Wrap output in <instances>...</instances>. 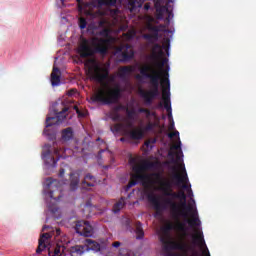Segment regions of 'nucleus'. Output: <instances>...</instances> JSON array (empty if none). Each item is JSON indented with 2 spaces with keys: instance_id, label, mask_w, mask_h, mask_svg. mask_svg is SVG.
<instances>
[{
  "instance_id": "1",
  "label": "nucleus",
  "mask_w": 256,
  "mask_h": 256,
  "mask_svg": "<svg viewBox=\"0 0 256 256\" xmlns=\"http://www.w3.org/2000/svg\"><path fill=\"white\" fill-rule=\"evenodd\" d=\"M153 167H155V164L147 160L134 165L132 167L133 174H131V179L126 186V191H129L131 187H135L141 181L143 187H146V189L153 187L154 191H161L166 199H171V201L178 199L179 195L177 192H173L171 181L165 179L161 173L145 174V171H149Z\"/></svg>"
},
{
  "instance_id": "2",
  "label": "nucleus",
  "mask_w": 256,
  "mask_h": 256,
  "mask_svg": "<svg viewBox=\"0 0 256 256\" xmlns=\"http://www.w3.org/2000/svg\"><path fill=\"white\" fill-rule=\"evenodd\" d=\"M149 203L153 205L155 211L157 213H162V211H165L168 207H170L171 215L173 219H175L176 224L174 225L175 229L177 231H181L183 233L184 237H187V226L184 222H181L179 220V217H189L187 213L184 212V210L179 209V203L171 200L170 198H163L162 203L159 201L161 199V196L155 194V192L151 191L148 192L146 195Z\"/></svg>"
},
{
  "instance_id": "3",
  "label": "nucleus",
  "mask_w": 256,
  "mask_h": 256,
  "mask_svg": "<svg viewBox=\"0 0 256 256\" xmlns=\"http://www.w3.org/2000/svg\"><path fill=\"white\" fill-rule=\"evenodd\" d=\"M170 47V40L169 38L164 39L162 46L160 44H154L152 47V55L151 58L156 61V65L160 71V83L163 87L162 89V99L163 101H171V83L169 82V66L165 70H163V67H165V63L169 61L167 58H163L165 56V52H163V49L165 51H169Z\"/></svg>"
},
{
  "instance_id": "4",
  "label": "nucleus",
  "mask_w": 256,
  "mask_h": 256,
  "mask_svg": "<svg viewBox=\"0 0 256 256\" xmlns=\"http://www.w3.org/2000/svg\"><path fill=\"white\" fill-rule=\"evenodd\" d=\"M149 79L151 90H139V94L144 99L146 105H152L153 100L159 97V82L161 81V73L155 71L151 66L145 65L140 68V74L136 75V79L141 81V79Z\"/></svg>"
},
{
  "instance_id": "5",
  "label": "nucleus",
  "mask_w": 256,
  "mask_h": 256,
  "mask_svg": "<svg viewBox=\"0 0 256 256\" xmlns=\"http://www.w3.org/2000/svg\"><path fill=\"white\" fill-rule=\"evenodd\" d=\"M92 43V46H91ZM109 40L105 38L93 37L91 42L87 38H83L78 47V53L82 59L93 57L95 53L107 55Z\"/></svg>"
},
{
  "instance_id": "6",
  "label": "nucleus",
  "mask_w": 256,
  "mask_h": 256,
  "mask_svg": "<svg viewBox=\"0 0 256 256\" xmlns=\"http://www.w3.org/2000/svg\"><path fill=\"white\" fill-rule=\"evenodd\" d=\"M122 93L121 85L115 84L113 88L106 87L99 90L91 97V101L93 103H102V105H115V103H119L121 100Z\"/></svg>"
},
{
  "instance_id": "7",
  "label": "nucleus",
  "mask_w": 256,
  "mask_h": 256,
  "mask_svg": "<svg viewBox=\"0 0 256 256\" xmlns=\"http://www.w3.org/2000/svg\"><path fill=\"white\" fill-rule=\"evenodd\" d=\"M160 241L163 244L164 251H182V253H189L193 251V247L185 242L171 241L169 234H164L160 237Z\"/></svg>"
},
{
  "instance_id": "8",
  "label": "nucleus",
  "mask_w": 256,
  "mask_h": 256,
  "mask_svg": "<svg viewBox=\"0 0 256 256\" xmlns=\"http://www.w3.org/2000/svg\"><path fill=\"white\" fill-rule=\"evenodd\" d=\"M178 199H180L179 209H182V211H188L191 213L192 219H187L188 225L190 227H197L200 225L201 221H199V217L197 216V209H193V206L188 205L187 206V195L184 191L178 192Z\"/></svg>"
},
{
  "instance_id": "9",
  "label": "nucleus",
  "mask_w": 256,
  "mask_h": 256,
  "mask_svg": "<svg viewBox=\"0 0 256 256\" xmlns=\"http://www.w3.org/2000/svg\"><path fill=\"white\" fill-rule=\"evenodd\" d=\"M67 111H69V107L65 106V102L57 103L54 110L56 116L46 118V128L53 127V125H61L63 120L67 118Z\"/></svg>"
},
{
  "instance_id": "10",
  "label": "nucleus",
  "mask_w": 256,
  "mask_h": 256,
  "mask_svg": "<svg viewBox=\"0 0 256 256\" xmlns=\"http://www.w3.org/2000/svg\"><path fill=\"white\" fill-rule=\"evenodd\" d=\"M88 75L92 81H96V83L103 85V83L109 79V68L99 64H93L88 69Z\"/></svg>"
},
{
  "instance_id": "11",
  "label": "nucleus",
  "mask_w": 256,
  "mask_h": 256,
  "mask_svg": "<svg viewBox=\"0 0 256 256\" xmlns=\"http://www.w3.org/2000/svg\"><path fill=\"white\" fill-rule=\"evenodd\" d=\"M172 171V179L173 181H175V185L177 187H181V184H183L182 189H186V191H189V189H191V184H189V176H187V170H185V167H183L181 175L177 173V167L175 166L172 167Z\"/></svg>"
},
{
  "instance_id": "12",
  "label": "nucleus",
  "mask_w": 256,
  "mask_h": 256,
  "mask_svg": "<svg viewBox=\"0 0 256 256\" xmlns=\"http://www.w3.org/2000/svg\"><path fill=\"white\" fill-rule=\"evenodd\" d=\"M75 231L78 235H82L83 237H92L93 226L85 220H80L76 222Z\"/></svg>"
},
{
  "instance_id": "13",
  "label": "nucleus",
  "mask_w": 256,
  "mask_h": 256,
  "mask_svg": "<svg viewBox=\"0 0 256 256\" xmlns=\"http://www.w3.org/2000/svg\"><path fill=\"white\" fill-rule=\"evenodd\" d=\"M125 227L127 229V231H130V233H134L136 234V239H143V237H145V232L143 231V224L140 221H136L134 224L133 228V224H131V219L127 218L125 220Z\"/></svg>"
},
{
  "instance_id": "14",
  "label": "nucleus",
  "mask_w": 256,
  "mask_h": 256,
  "mask_svg": "<svg viewBox=\"0 0 256 256\" xmlns=\"http://www.w3.org/2000/svg\"><path fill=\"white\" fill-rule=\"evenodd\" d=\"M54 153L58 157L57 160H55V157L51 156V150H47L46 152L42 153V159L44 160L46 165H48L50 167H56L57 166V162L61 158V156L59 155V149L55 148L54 149Z\"/></svg>"
},
{
  "instance_id": "15",
  "label": "nucleus",
  "mask_w": 256,
  "mask_h": 256,
  "mask_svg": "<svg viewBox=\"0 0 256 256\" xmlns=\"http://www.w3.org/2000/svg\"><path fill=\"white\" fill-rule=\"evenodd\" d=\"M119 51H122L123 61H131V59L135 57V51H133V47L129 44H126L125 46L120 47Z\"/></svg>"
},
{
  "instance_id": "16",
  "label": "nucleus",
  "mask_w": 256,
  "mask_h": 256,
  "mask_svg": "<svg viewBox=\"0 0 256 256\" xmlns=\"http://www.w3.org/2000/svg\"><path fill=\"white\" fill-rule=\"evenodd\" d=\"M50 81L52 87H59L61 85V70L57 67H53L51 72Z\"/></svg>"
},
{
  "instance_id": "17",
  "label": "nucleus",
  "mask_w": 256,
  "mask_h": 256,
  "mask_svg": "<svg viewBox=\"0 0 256 256\" xmlns=\"http://www.w3.org/2000/svg\"><path fill=\"white\" fill-rule=\"evenodd\" d=\"M52 235L51 233H43L40 236V239L38 241V248L36 249V253H43L44 249H47V244L46 241H48V239H51Z\"/></svg>"
},
{
  "instance_id": "18",
  "label": "nucleus",
  "mask_w": 256,
  "mask_h": 256,
  "mask_svg": "<svg viewBox=\"0 0 256 256\" xmlns=\"http://www.w3.org/2000/svg\"><path fill=\"white\" fill-rule=\"evenodd\" d=\"M135 71V68L133 66H122L118 69V77L120 79H127L131 73Z\"/></svg>"
},
{
  "instance_id": "19",
  "label": "nucleus",
  "mask_w": 256,
  "mask_h": 256,
  "mask_svg": "<svg viewBox=\"0 0 256 256\" xmlns=\"http://www.w3.org/2000/svg\"><path fill=\"white\" fill-rule=\"evenodd\" d=\"M95 183H97L95 176L88 173L85 175L84 180L82 181V188L87 189L88 187H95Z\"/></svg>"
},
{
  "instance_id": "20",
  "label": "nucleus",
  "mask_w": 256,
  "mask_h": 256,
  "mask_svg": "<svg viewBox=\"0 0 256 256\" xmlns=\"http://www.w3.org/2000/svg\"><path fill=\"white\" fill-rule=\"evenodd\" d=\"M79 173L74 172L70 174V190L77 191L79 189Z\"/></svg>"
},
{
  "instance_id": "21",
  "label": "nucleus",
  "mask_w": 256,
  "mask_h": 256,
  "mask_svg": "<svg viewBox=\"0 0 256 256\" xmlns=\"http://www.w3.org/2000/svg\"><path fill=\"white\" fill-rule=\"evenodd\" d=\"M65 247L57 244L55 248H48L49 256H65Z\"/></svg>"
},
{
  "instance_id": "22",
  "label": "nucleus",
  "mask_w": 256,
  "mask_h": 256,
  "mask_svg": "<svg viewBox=\"0 0 256 256\" xmlns=\"http://www.w3.org/2000/svg\"><path fill=\"white\" fill-rule=\"evenodd\" d=\"M68 251L70 256H83V253H85V246L75 245L70 247Z\"/></svg>"
},
{
  "instance_id": "23",
  "label": "nucleus",
  "mask_w": 256,
  "mask_h": 256,
  "mask_svg": "<svg viewBox=\"0 0 256 256\" xmlns=\"http://www.w3.org/2000/svg\"><path fill=\"white\" fill-rule=\"evenodd\" d=\"M86 249H90L91 251H101V244L99 242H95L91 239H86L85 245H82Z\"/></svg>"
},
{
  "instance_id": "24",
  "label": "nucleus",
  "mask_w": 256,
  "mask_h": 256,
  "mask_svg": "<svg viewBox=\"0 0 256 256\" xmlns=\"http://www.w3.org/2000/svg\"><path fill=\"white\" fill-rule=\"evenodd\" d=\"M125 111L128 119L126 126L133 127V121H135V115H137V113L135 112V109L129 110V107H127Z\"/></svg>"
},
{
  "instance_id": "25",
  "label": "nucleus",
  "mask_w": 256,
  "mask_h": 256,
  "mask_svg": "<svg viewBox=\"0 0 256 256\" xmlns=\"http://www.w3.org/2000/svg\"><path fill=\"white\" fill-rule=\"evenodd\" d=\"M130 138H132L134 141H139L143 139V136L145 135V132H143V129L138 128L134 129L129 132Z\"/></svg>"
},
{
  "instance_id": "26",
  "label": "nucleus",
  "mask_w": 256,
  "mask_h": 256,
  "mask_svg": "<svg viewBox=\"0 0 256 256\" xmlns=\"http://www.w3.org/2000/svg\"><path fill=\"white\" fill-rule=\"evenodd\" d=\"M62 139L63 141H71L73 139V128L68 127L62 130Z\"/></svg>"
},
{
  "instance_id": "27",
  "label": "nucleus",
  "mask_w": 256,
  "mask_h": 256,
  "mask_svg": "<svg viewBox=\"0 0 256 256\" xmlns=\"http://www.w3.org/2000/svg\"><path fill=\"white\" fill-rule=\"evenodd\" d=\"M125 207V198L122 197L118 202H116L113 206V213H119Z\"/></svg>"
},
{
  "instance_id": "28",
  "label": "nucleus",
  "mask_w": 256,
  "mask_h": 256,
  "mask_svg": "<svg viewBox=\"0 0 256 256\" xmlns=\"http://www.w3.org/2000/svg\"><path fill=\"white\" fill-rule=\"evenodd\" d=\"M156 9V13H158V19H163V16L169 9L166 6H163L162 4H159L158 6H154Z\"/></svg>"
},
{
  "instance_id": "29",
  "label": "nucleus",
  "mask_w": 256,
  "mask_h": 256,
  "mask_svg": "<svg viewBox=\"0 0 256 256\" xmlns=\"http://www.w3.org/2000/svg\"><path fill=\"white\" fill-rule=\"evenodd\" d=\"M164 108L166 109V111L168 113V119L170 121H173V112H172V109H171V100L164 101Z\"/></svg>"
},
{
  "instance_id": "30",
  "label": "nucleus",
  "mask_w": 256,
  "mask_h": 256,
  "mask_svg": "<svg viewBox=\"0 0 256 256\" xmlns=\"http://www.w3.org/2000/svg\"><path fill=\"white\" fill-rule=\"evenodd\" d=\"M194 243H199L201 247H205V238H203V232H199L196 236H193Z\"/></svg>"
},
{
  "instance_id": "31",
  "label": "nucleus",
  "mask_w": 256,
  "mask_h": 256,
  "mask_svg": "<svg viewBox=\"0 0 256 256\" xmlns=\"http://www.w3.org/2000/svg\"><path fill=\"white\" fill-rule=\"evenodd\" d=\"M87 31H88V33H90V35L97 37V25L89 24L87 27Z\"/></svg>"
},
{
  "instance_id": "32",
  "label": "nucleus",
  "mask_w": 256,
  "mask_h": 256,
  "mask_svg": "<svg viewBox=\"0 0 256 256\" xmlns=\"http://www.w3.org/2000/svg\"><path fill=\"white\" fill-rule=\"evenodd\" d=\"M100 5H108L109 7H113L117 4V0H98Z\"/></svg>"
},
{
  "instance_id": "33",
  "label": "nucleus",
  "mask_w": 256,
  "mask_h": 256,
  "mask_svg": "<svg viewBox=\"0 0 256 256\" xmlns=\"http://www.w3.org/2000/svg\"><path fill=\"white\" fill-rule=\"evenodd\" d=\"M110 117L112 119V121H121V114H119V112H115V110H112Z\"/></svg>"
},
{
  "instance_id": "34",
  "label": "nucleus",
  "mask_w": 256,
  "mask_h": 256,
  "mask_svg": "<svg viewBox=\"0 0 256 256\" xmlns=\"http://www.w3.org/2000/svg\"><path fill=\"white\" fill-rule=\"evenodd\" d=\"M110 33H111V30L109 28H104L99 32H97V35H99L100 37H109Z\"/></svg>"
},
{
  "instance_id": "35",
  "label": "nucleus",
  "mask_w": 256,
  "mask_h": 256,
  "mask_svg": "<svg viewBox=\"0 0 256 256\" xmlns=\"http://www.w3.org/2000/svg\"><path fill=\"white\" fill-rule=\"evenodd\" d=\"M78 25L80 29H86L87 28V19L80 17L78 20Z\"/></svg>"
},
{
  "instance_id": "36",
  "label": "nucleus",
  "mask_w": 256,
  "mask_h": 256,
  "mask_svg": "<svg viewBox=\"0 0 256 256\" xmlns=\"http://www.w3.org/2000/svg\"><path fill=\"white\" fill-rule=\"evenodd\" d=\"M49 197L51 199H54V201H59V199H61V192H58V195L55 196V190H50L49 191Z\"/></svg>"
},
{
  "instance_id": "37",
  "label": "nucleus",
  "mask_w": 256,
  "mask_h": 256,
  "mask_svg": "<svg viewBox=\"0 0 256 256\" xmlns=\"http://www.w3.org/2000/svg\"><path fill=\"white\" fill-rule=\"evenodd\" d=\"M118 256H133V252H131V250L128 249H120Z\"/></svg>"
},
{
  "instance_id": "38",
  "label": "nucleus",
  "mask_w": 256,
  "mask_h": 256,
  "mask_svg": "<svg viewBox=\"0 0 256 256\" xmlns=\"http://www.w3.org/2000/svg\"><path fill=\"white\" fill-rule=\"evenodd\" d=\"M126 109H127V106L120 104L115 106L113 108V111H115L116 113H119V111H126Z\"/></svg>"
},
{
  "instance_id": "39",
  "label": "nucleus",
  "mask_w": 256,
  "mask_h": 256,
  "mask_svg": "<svg viewBox=\"0 0 256 256\" xmlns=\"http://www.w3.org/2000/svg\"><path fill=\"white\" fill-rule=\"evenodd\" d=\"M49 187H50V189L53 187H56L57 191H61V189L59 188V182L57 180L50 181Z\"/></svg>"
},
{
  "instance_id": "40",
  "label": "nucleus",
  "mask_w": 256,
  "mask_h": 256,
  "mask_svg": "<svg viewBox=\"0 0 256 256\" xmlns=\"http://www.w3.org/2000/svg\"><path fill=\"white\" fill-rule=\"evenodd\" d=\"M173 229H175V224H173V223H168L164 227L165 233H169V231H173Z\"/></svg>"
},
{
  "instance_id": "41",
  "label": "nucleus",
  "mask_w": 256,
  "mask_h": 256,
  "mask_svg": "<svg viewBox=\"0 0 256 256\" xmlns=\"http://www.w3.org/2000/svg\"><path fill=\"white\" fill-rule=\"evenodd\" d=\"M150 29L154 32L155 39H159V26H152Z\"/></svg>"
},
{
  "instance_id": "42",
  "label": "nucleus",
  "mask_w": 256,
  "mask_h": 256,
  "mask_svg": "<svg viewBox=\"0 0 256 256\" xmlns=\"http://www.w3.org/2000/svg\"><path fill=\"white\" fill-rule=\"evenodd\" d=\"M125 126L123 125V123H117L114 125V131H116V133H119V131H123V128Z\"/></svg>"
},
{
  "instance_id": "43",
  "label": "nucleus",
  "mask_w": 256,
  "mask_h": 256,
  "mask_svg": "<svg viewBox=\"0 0 256 256\" xmlns=\"http://www.w3.org/2000/svg\"><path fill=\"white\" fill-rule=\"evenodd\" d=\"M153 129H155V123L148 122L147 125L145 126V131H153Z\"/></svg>"
},
{
  "instance_id": "44",
  "label": "nucleus",
  "mask_w": 256,
  "mask_h": 256,
  "mask_svg": "<svg viewBox=\"0 0 256 256\" xmlns=\"http://www.w3.org/2000/svg\"><path fill=\"white\" fill-rule=\"evenodd\" d=\"M78 3L79 11H83V5L84 7H89V3L84 4L83 0H76Z\"/></svg>"
},
{
  "instance_id": "45",
  "label": "nucleus",
  "mask_w": 256,
  "mask_h": 256,
  "mask_svg": "<svg viewBox=\"0 0 256 256\" xmlns=\"http://www.w3.org/2000/svg\"><path fill=\"white\" fill-rule=\"evenodd\" d=\"M154 143H157V139L151 138L145 142V146L149 147L150 144L154 145Z\"/></svg>"
},
{
  "instance_id": "46",
  "label": "nucleus",
  "mask_w": 256,
  "mask_h": 256,
  "mask_svg": "<svg viewBox=\"0 0 256 256\" xmlns=\"http://www.w3.org/2000/svg\"><path fill=\"white\" fill-rule=\"evenodd\" d=\"M168 137H169L170 139H173V137H179V131H174V132H172V133H169V134H168Z\"/></svg>"
},
{
  "instance_id": "47",
  "label": "nucleus",
  "mask_w": 256,
  "mask_h": 256,
  "mask_svg": "<svg viewBox=\"0 0 256 256\" xmlns=\"http://www.w3.org/2000/svg\"><path fill=\"white\" fill-rule=\"evenodd\" d=\"M144 39L151 41V39H155V34H145Z\"/></svg>"
},
{
  "instance_id": "48",
  "label": "nucleus",
  "mask_w": 256,
  "mask_h": 256,
  "mask_svg": "<svg viewBox=\"0 0 256 256\" xmlns=\"http://www.w3.org/2000/svg\"><path fill=\"white\" fill-rule=\"evenodd\" d=\"M75 93H77V89H70L67 92L68 97H73V95H75Z\"/></svg>"
},
{
  "instance_id": "49",
  "label": "nucleus",
  "mask_w": 256,
  "mask_h": 256,
  "mask_svg": "<svg viewBox=\"0 0 256 256\" xmlns=\"http://www.w3.org/2000/svg\"><path fill=\"white\" fill-rule=\"evenodd\" d=\"M146 119H149L150 117H155V112H151L150 110H148L146 113Z\"/></svg>"
},
{
  "instance_id": "50",
  "label": "nucleus",
  "mask_w": 256,
  "mask_h": 256,
  "mask_svg": "<svg viewBox=\"0 0 256 256\" xmlns=\"http://www.w3.org/2000/svg\"><path fill=\"white\" fill-rule=\"evenodd\" d=\"M73 108L75 109V111L79 117H83V113H81V110H79V107L77 105L73 106Z\"/></svg>"
},
{
  "instance_id": "51",
  "label": "nucleus",
  "mask_w": 256,
  "mask_h": 256,
  "mask_svg": "<svg viewBox=\"0 0 256 256\" xmlns=\"http://www.w3.org/2000/svg\"><path fill=\"white\" fill-rule=\"evenodd\" d=\"M173 149H175L176 151H179V149H181V140L178 141V144L173 146Z\"/></svg>"
},
{
  "instance_id": "52",
  "label": "nucleus",
  "mask_w": 256,
  "mask_h": 256,
  "mask_svg": "<svg viewBox=\"0 0 256 256\" xmlns=\"http://www.w3.org/2000/svg\"><path fill=\"white\" fill-rule=\"evenodd\" d=\"M112 247H115L116 249L121 247V242L116 241V242L112 243Z\"/></svg>"
},
{
  "instance_id": "53",
  "label": "nucleus",
  "mask_w": 256,
  "mask_h": 256,
  "mask_svg": "<svg viewBox=\"0 0 256 256\" xmlns=\"http://www.w3.org/2000/svg\"><path fill=\"white\" fill-rule=\"evenodd\" d=\"M154 1V7H157L163 3V0H153Z\"/></svg>"
},
{
  "instance_id": "54",
  "label": "nucleus",
  "mask_w": 256,
  "mask_h": 256,
  "mask_svg": "<svg viewBox=\"0 0 256 256\" xmlns=\"http://www.w3.org/2000/svg\"><path fill=\"white\" fill-rule=\"evenodd\" d=\"M147 111H149V109H147V108H139L138 109V113H147Z\"/></svg>"
},
{
  "instance_id": "55",
  "label": "nucleus",
  "mask_w": 256,
  "mask_h": 256,
  "mask_svg": "<svg viewBox=\"0 0 256 256\" xmlns=\"http://www.w3.org/2000/svg\"><path fill=\"white\" fill-rule=\"evenodd\" d=\"M64 175H65V169L61 168L59 170V177H64Z\"/></svg>"
},
{
  "instance_id": "56",
  "label": "nucleus",
  "mask_w": 256,
  "mask_h": 256,
  "mask_svg": "<svg viewBox=\"0 0 256 256\" xmlns=\"http://www.w3.org/2000/svg\"><path fill=\"white\" fill-rule=\"evenodd\" d=\"M173 129H175V122H173L169 125V131H173Z\"/></svg>"
},
{
  "instance_id": "57",
  "label": "nucleus",
  "mask_w": 256,
  "mask_h": 256,
  "mask_svg": "<svg viewBox=\"0 0 256 256\" xmlns=\"http://www.w3.org/2000/svg\"><path fill=\"white\" fill-rule=\"evenodd\" d=\"M188 197H193V190L191 189L188 190Z\"/></svg>"
},
{
  "instance_id": "58",
  "label": "nucleus",
  "mask_w": 256,
  "mask_h": 256,
  "mask_svg": "<svg viewBox=\"0 0 256 256\" xmlns=\"http://www.w3.org/2000/svg\"><path fill=\"white\" fill-rule=\"evenodd\" d=\"M163 108V104L160 102L157 106H156V109H161Z\"/></svg>"
},
{
  "instance_id": "59",
  "label": "nucleus",
  "mask_w": 256,
  "mask_h": 256,
  "mask_svg": "<svg viewBox=\"0 0 256 256\" xmlns=\"http://www.w3.org/2000/svg\"><path fill=\"white\" fill-rule=\"evenodd\" d=\"M56 235H61V229H56Z\"/></svg>"
},
{
  "instance_id": "60",
  "label": "nucleus",
  "mask_w": 256,
  "mask_h": 256,
  "mask_svg": "<svg viewBox=\"0 0 256 256\" xmlns=\"http://www.w3.org/2000/svg\"><path fill=\"white\" fill-rule=\"evenodd\" d=\"M44 134H45V135H49V132H47V128L44 129Z\"/></svg>"
},
{
  "instance_id": "61",
  "label": "nucleus",
  "mask_w": 256,
  "mask_h": 256,
  "mask_svg": "<svg viewBox=\"0 0 256 256\" xmlns=\"http://www.w3.org/2000/svg\"><path fill=\"white\" fill-rule=\"evenodd\" d=\"M47 227H49V226H44V227L42 228V231H45V230L47 229Z\"/></svg>"
},
{
  "instance_id": "62",
  "label": "nucleus",
  "mask_w": 256,
  "mask_h": 256,
  "mask_svg": "<svg viewBox=\"0 0 256 256\" xmlns=\"http://www.w3.org/2000/svg\"><path fill=\"white\" fill-rule=\"evenodd\" d=\"M168 155H169L170 157H173V152H169Z\"/></svg>"
},
{
  "instance_id": "63",
  "label": "nucleus",
  "mask_w": 256,
  "mask_h": 256,
  "mask_svg": "<svg viewBox=\"0 0 256 256\" xmlns=\"http://www.w3.org/2000/svg\"><path fill=\"white\" fill-rule=\"evenodd\" d=\"M120 141H125V138H120Z\"/></svg>"
},
{
  "instance_id": "64",
  "label": "nucleus",
  "mask_w": 256,
  "mask_h": 256,
  "mask_svg": "<svg viewBox=\"0 0 256 256\" xmlns=\"http://www.w3.org/2000/svg\"><path fill=\"white\" fill-rule=\"evenodd\" d=\"M87 13V15H91V12H86Z\"/></svg>"
}]
</instances>
